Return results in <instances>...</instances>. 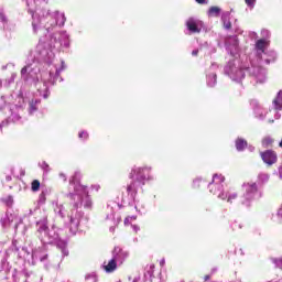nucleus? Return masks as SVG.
<instances>
[{
	"instance_id": "nucleus-1",
	"label": "nucleus",
	"mask_w": 282,
	"mask_h": 282,
	"mask_svg": "<svg viewBox=\"0 0 282 282\" xmlns=\"http://www.w3.org/2000/svg\"><path fill=\"white\" fill-rule=\"evenodd\" d=\"M145 172H149V169L147 167H138L134 170V173H137L138 181H133L130 185L127 186V193L128 195H131L132 197H135L138 195V188L144 184V180H147V175H144Z\"/></svg>"
},
{
	"instance_id": "nucleus-2",
	"label": "nucleus",
	"mask_w": 282,
	"mask_h": 282,
	"mask_svg": "<svg viewBox=\"0 0 282 282\" xmlns=\"http://www.w3.org/2000/svg\"><path fill=\"white\" fill-rule=\"evenodd\" d=\"M242 188L245 191L242 204H250L254 196L259 193V186L254 182L243 183Z\"/></svg>"
},
{
	"instance_id": "nucleus-3",
	"label": "nucleus",
	"mask_w": 282,
	"mask_h": 282,
	"mask_svg": "<svg viewBox=\"0 0 282 282\" xmlns=\"http://www.w3.org/2000/svg\"><path fill=\"white\" fill-rule=\"evenodd\" d=\"M260 158L264 164H268V166H272V164H276L279 158L276 155V152L273 150H265L264 152L260 153Z\"/></svg>"
},
{
	"instance_id": "nucleus-4",
	"label": "nucleus",
	"mask_w": 282,
	"mask_h": 282,
	"mask_svg": "<svg viewBox=\"0 0 282 282\" xmlns=\"http://www.w3.org/2000/svg\"><path fill=\"white\" fill-rule=\"evenodd\" d=\"M226 180L223 175L215 174L212 183L209 184V191L213 195H217V191L221 188V184Z\"/></svg>"
},
{
	"instance_id": "nucleus-5",
	"label": "nucleus",
	"mask_w": 282,
	"mask_h": 282,
	"mask_svg": "<svg viewBox=\"0 0 282 282\" xmlns=\"http://www.w3.org/2000/svg\"><path fill=\"white\" fill-rule=\"evenodd\" d=\"M185 25L192 34H199L202 32V29H199V21L194 18L187 19Z\"/></svg>"
},
{
	"instance_id": "nucleus-6",
	"label": "nucleus",
	"mask_w": 282,
	"mask_h": 282,
	"mask_svg": "<svg viewBox=\"0 0 282 282\" xmlns=\"http://www.w3.org/2000/svg\"><path fill=\"white\" fill-rule=\"evenodd\" d=\"M118 269V262L116 261V258H112L111 260L105 262L104 270L108 273L116 272Z\"/></svg>"
},
{
	"instance_id": "nucleus-7",
	"label": "nucleus",
	"mask_w": 282,
	"mask_h": 282,
	"mask_svg": "<svg viewBox=\"0 0 282 282\" xmlns=\"http://www.w3.org/2000/svg\"><path fill=\"white\" fill-rule=\"evenodd\" d=\"M273 107L276 111L282 109V90L278 93V96L273 99Z\"/></svg>"
},
{
	"instance_id": "nucleus-8",
	"label": "nucleus",
	"mask_w": 282,
	"mask_h": 282,
	"mask_svg": "<svg viewBox=\"0 0 282 282\" xmlns=\"http://www.w3.org/2000/svg\"><path fill=\"white\" fill-rule=\"evenodd\" d=\"M247 148H248V141H246L242 138H238L236 140V149H237V151H243Z\"/></svg>"
},
{
	"instance_id": "nucleus-9",
	"label": "nucleus",
	"mask_w": 282,
	"mask_h": 282,
	"mask_svg": "<svg viewBox=\"0 0 282 282\" xmlns=\"http://www.w3.org/2000/svg\"><path fill=\"white\" fill-rule=\"evenodd\" d=\"M273 144H274V139L272 137H264L262 139L263 149H269V147H272Z\"/></svg>"
},
{
	"instance_id": "nucleus-10",
	"label": "nucleus",
	"mask_w": 282,
	"mask_h": 282,
	"mask_svg": "<svg viewBox=\"0 0 282 282\" xmlns=\"http://www.w3.org/2000/svg\"><path fill=\"white\" fill-rule=\"evenodd\" d=\"M219 199H227L228 204H232L234 199H237V194H229V195H225V194H219L218 195Z\"/></svg>"
},
{
	"instance_id": "nucleus-11",
	"label": "nucleus",
	"mask_w": 282,
	"mask_h": 282,
	"mask_svg": "<svg viewBox=\"0 0 282 282\" xmlns=\"http://www.w3.org/2000/svg\"><path fill=\"white\" fill-rule=\"evenodd\" d=\"M221 9L219 7H210L208 10L209 17H219Z\"/></svg>"
},
{
	"instance_id": "nucleus-12",
	"label": "nucleus",
	"mask_w": 282,
	"mask_h": 282,
	"mask_svg": "<svg viewBox=\"0 0 282 282\" xmlns=\"http://www.w3.org/2000/svg\"><path fill=\"white\" fill-rule=\"evenodd\" d=\"M256 47L257 50H260V52H265V40H258Z\"/></svg>"
},
{
	"instance_id": "nucleus-13",
	"label": "nucleus",
	"mask_w": 282,
	"mask_h": 282,
	"mask_svg": "<svg viewBox=\"0 0 282 282\" xmlns=\"http://www.w3.org/2000/svg\"><path fill=\"white\" fill-rule=\"evenodd\" d=\"M40 188H41V182L39 180H34L31 183V191H33V193H36Z\"/></svg>"
},
{
	"instance_id": "nucleus-14",
	"label": "nucleus",
	"mask_w": 282,
	"mask_h": 282,
	"mask_svg": "<svg viewBox=\"0 0 282 282\" xmlns=\"http://www.w3.org/2000/svg\"><path fill=\"white\" fill-rule=\"evenodd\" d=\"M78 138H79L80 140H87V139L89 138V133H87V131H80V132L78 133Z\"/></svg>"
},
{
	"instance_id": "nucleus-15",
	"label": "nucleus",
	"mask_w": 282,
	"mask_h": 282,
	"mask_svg": "<svg viewBox=\"0 0 282 282\" xmlns=\"http://www.w3.org/2000/svg\"><path fill=\"white\" fill-rule=\"evenodd\" d=\"M21 76H22L23 80H28V66H24L21 69Z\"/></svg>"
},
{
	"instance_id": "nucleus-16",
	"label": "nucleus",
	"mask_w": 282,
	"mask_h": 282,
	"mask_svg": "<svg viewBox=\"0 0 282 282\" xmlns=\"http://www.w3.org/2000/svg\"><path fill=\"white\" fill-rule=\"evenodd\" d=\"M245 3L248 6V8H254L257 0H245Z\"/></svg>"
},
{
	"instance_id": "nucleus-17",
	"label": "nucleus",
	"mask_w": 282,
	"mask_h": 282,
	"mask_svg": "<svg viewBox=\"0 0 282 282\" xmlns=\"http://www.w3.org/2000/svg\"><path fill=\"white\" fill-rule=\"evenodd\" d=\"M230 28H232V23L230 22V20H224V29L230 30Z\"/></svg>"
},
{
	"instance_id": "nucleus-18",
	"label": "nucleus",
	"mask_w": 282,
	"mask_h": 282,
	"mask_svg": "<svg viewBox=\"0 0 282 282\" xmlns=\"http://www.w3.org/2000/svg\"><path fill=\"white\" fill-rule=\"evenodd\" d=\"M273 263H275V267L282 270V258L273 260Z\"/></svg>"
},
{
	"instance_id": "nucleus-19",
	"label": "nucleus",
	"mask_w": 282,
	"mask_h": 282,
	"mask_svg": "<svg viewBox=\"0 0 282 282\" xmlns=\"http://www.w3.org/2000/svg\"><path fill=\"white\" fill-rule=\"evenodd\" d=\"M0 21L2 23H8V18H6V13H3L1 10H0Z\"/></svg>"
},
{
	"instance_id": "nucleus-20",
	"label": "nucleus",
	"mask_w": 282,
	"mask_h": 282,
	"mask_svg": "<svg viewBox=\"0 0 282 282\" xmlns=\"http://www.w3.org/2000/svg\"><path fill=\"white\" fill-rule=\"evenodd\" d=\"M148 272L149 274H153V272H155V263H150Z\"/></svg>"
},
{
	"instance_id": "nucleus-21",
	"label": "nucleus",
	"mask_w": 282,
	"mask_h": 282,
	"mask_svg": "<svg viewBox=\"0 0 282 282\" xmlns=\"http://www.w3.org/2000/svg\"><path fill=\"white\" fill-rule=\"evenodd\" d=\"M123 224L124 226H131V217L130 216L126 217L123 220Z\"/></svg>"
},
{
	"instance_id": "nucleus-22",
	"label": "nucleus",
	"mask_w": 282,
	"mask_h": 282,
	"mask_svg": "<svg viewBox=\"0 0 282 282\" xmlns=\"http://www.w3.org/2000/svg\"><path fill=\"white\" fill-rule=\"evenodd\" d=\"M132 230L134 235H138V232L140 231V227L138 225H132Z\"/></svg>"
},
{
	"instance_id": "nucleus-23",
	"label": "nucleus",
	"mask_w": 282,
	"mask_h": 282,
	"mask_svg": "<svg viewBox=\"0 0 282 282\" xmlns=\"http://www.w3.org/2000/svg\"><path fill=\"white\" fill-rule=\"evenodd\" d=\"M88 279H93V282H98V280L96 279V276L88 275V276H86V281H87Z\"/></svg>"
},
{
	"instance_id": "nucleus-24",
	"label": "nucleus",
	"mask_w": 282,
	"mask_h": 282,
	"mask_svg": "<svg viewBox=\"0 0 282 282\" xmlns=\"http://www.w3.org/2000/svg\"><path fill=\"white\" fill-rule=\"evenodd\" d=\"M165 263H166V260H164V259H161V260H160V265H161V268H164Z\"/></svg>"
},
{
	"instance_id": "nucleus-25",
	"label": "nucleus",
	"mask_w": 282,
	"mask_h": 282,
	"mask_svg": "<svg viewBox=\"0 0 282 282\" xmlns=\"http://www.w3.org/2000/svg\"><path fill=\"white\" fill-rule=\"evenodd\" d=\"M199 54V50H194L193 52H192V56H197Z\"/></svg>"
},
{
	"instance_id": "nucleus-26",
	"label": "nucleus",
	"mask_w": 282,
	"mask_h": 282,
	"mask_svg": "<svg viewBox=\"0 0 282 282\" xmlns=\"http://www.w3.org/2000/svg\"><path fill=\"white\" fill-rule=\"evenodd\" d=\"M196 3H199L200 6H204V3H206V0H195Z\"/></svg>"
},
{
	"instance_id": "nucleus-27",
	"label": "nucleus",
	"mask_w": 282,
	"mask_h": 282,
	"mask_svg": "<svg viewBox=\"0 0 282 282\" xmlns=\"http://www.w3.org/2000/svg\"><path fill=\"white\" fill-rule=\"evenodd\" d=\"M203 279H204V281H210V275H208V274H207V275H204Z\"/></svg>"
},
{
	"instance_id": "nucleus-28",
	"label": "nucleus",
	"mask_w": 282,
	"mask_h": 282,
	"mask_svg": "<svg viewBox=\"0 0 282 282\" xmlns=\"http://www.w3.org/2000/svg\"><path fill=\"white\" fill-rule=\"evenodd\" d=\"M138 219L137 216H130V221H135Z\"/></svg>"
},
{
	"instance_id": "nucleus-29",
	"label": "nucleus",
	"mask_w": 282,
	"mask_h": 282,
	"mask_svg": "<svg viewBox=\"0 0 282 282\" xmlns=\"http://www.w3.org/2000/svg\"><path fill=\"white\" fill-rule=\"evenodd\" d=\"M45 259H47V254L44 256V257L41 259V261H45Z\"/></svg>"
},
{
	"instance_id": "nucleus-30",
	"label": "nucleus",
	"mask_w": 282,
	"mask_h": 282,
	"mask_svg": "<svg viewBox=\"0 0 282 282\" xmlns=\"http://www.w3.org/2000/svg\"><path fill=\"white\" fill-rule=\"evenodd\" d=\"M194 184H199V180H196V181L194 182Z\"/></svg>"
},
{
	"instance_id": "nucleus-31",
	"label": "nucleus",
	"mask_w": 282,
	"mask_h": 282,
	"mask_svg": "<svg viewBox=\"0 0 282 282\" xmlns=\"http://www.w3.org/2000/svg\"><path fill=\"white\" fill-rule=\"evenodd\" d=\"M264 177L268 180L270 176L268 174H264Z\"/></svg>"
},
{
	"instance_id": "nucleus-32",
	"label": "nucleus",
	"mask_w": 282,
	"mask_h": 282,
	"mask_svg": "<svg viewBox=\"0 0 282 282\" xmlns=\"http://www.w3.org/2000/svg\"><path fill=\"white\" fill-rule=\"evenodd\" d=\"M133 282H138V280H133Z\"/></svg>"
}]
</instances>
